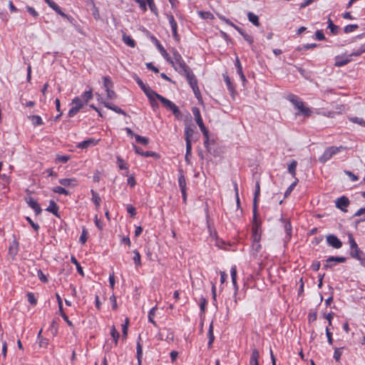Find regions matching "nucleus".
Listing matches in <instances>:
<instances>
[{"label":"nucleus","mask_w":365,"mask_h":365,"mask_svg":"<svg viewBox=\"0 0 365 365\" xmlns=\"http://www.w3.org/2000/svg\"><path fill=\"white\" fill-rule=\"evenodd\" d=\"M287 98L299 110L297 114H302L304 116H309L311 115L310 109L304 106V102L301 101L297 96L294 94H289Z\"/></svg>","instance_id":"f257e3e1"},{"label":"nucleus","mask_w":365,"mask_h":365,"mask_svg":"<svg viewBox=\"0 0 365 365\" xmlns=\"http://www.w3.org/2000/svg\"><path fill=\"white\" fill-rule=\"evenodd\" d=\"M182 72L185 76L186 79L188 81L190 87L192 88L195 97L197 99H200L201 98V96L199 87L197 86V80L194 73H192V70L190 68H188Z\"/></svg>","instance_id":"f03ea898"},{"label":"nucleus","mask_w":365,"mask_h":365,"mask_svg":"<svg viewBox=\"0 0 365 365\" xmlns=\"http://www.w3.org/2000/svg\"><path fill=\"white\" fill-rule=\"evenodd\" d=\"M344 149V147L339 146V147H329L327 148L322 155L319 158V161L322 163H326L327 160H329L334 155L339 153L341 150Z\"/></svg>","instance_id":"7ed1b4c3"},{"label":"nucleus","mask_w":365,"mask_h":365,"mask_svg":"<svg viewBox=\"0 0 365 365\" xmlns=\"http://www.w3.org/2000/svg\"><path fill=\"white\" fill-rule=\"evenodd\" d=\"M349 240L351 250V256L357 259H361V255L362 254V252L358 247V245L351 235L349 236Z\"/></svg>","instance_id":"20e7f679"},{"label":"nucleus","mask_w":365,"mask_h":365,"mask_svg":"<svg viewBox=\"0 0 365 365\" xmlns=\"http://www.w3.org/2000/svg\"><path fill=\"white\" fill-rule=\"evenodd\" d=\"M72 108L68 111V116L73 117L83 106V103L82 100L78 97L75 98L72 101Z\"/></svg>","instance_id":"39448f33"},{"label":"nucleus","mask_w":365,"mask_h":365,"mask_svg":"<svg viewBox=\"0 0 365 365\" xmlns=\"http://www.w3.org/2000/svg\"><path fill=\"white\" fill-rule=\"evenodd\" d=\"M327 242L329 246L335 249H339L342 246V242H341V240L334 235H327Z\"/></svg>","instance_id":"423d86ee"},{"label":"nucleus","mask_w":365,"mask_h":365,"mask_svg":"<svg viewBox=\"0 0 365 365\" xmlns=\"http://www.w3.org/2000/svg\"><path fill=\"white\" fill-rule=\"evenodd\" d=\"M167 18L169 21V23L172 29L173 36L174 38L178 41L180 40V36L178 34L177 22L175 21L174 16L172 14H167Z\"/></svg>","instance_id":"0eeeda50"},{"label":"nucleus","mask_w":365,"mask_h":365,"mask_svg":"<svg viewBox=\"0 0 365 365\" xmlns=\"http://www.w3.org/2000/svg\"><path fill=\"white\" fill-rule=\"evenodd\" d=\"M173 56H174L175 63L176 66L179 68V69L180 70V72L184 71L187 68H190L188 66H187L185 62L183 61V59L180 53H178V52L175 51L173 53Z\"/></svg>","instance_id":"6e6552de"},{"label":"nucleus","mask_w":365,"mask_h":365,"mask_svg":"<svg viewBox=\"0 0 365 365\" xmlns=\"http://www.w3.org/2000/svg\"><path fill=\"white\" fill-rule=\"evenodd\" d=\"M349 205V200L346 196H341L336 200V207L344 212H346V207Z\"/></svg>","instance_id":"1a4fd4ad"},{"label":"nucleus","mask_w":365,"mask_h":365,"mask_svg":"<svg viewBox=\"0 0 365 365\" xmlns=\"http://www.w3.org/2000/svg\"><path fill=\"white\" fill-rule=\"evenodd\" d=\"M346 260V257H329L326 260V264H324V269H327L331 267L333 265V262L336 263H343L345 262Z\"/></svg>","instance_id":"9d476101"},{"label":"nucleus","mask_w":365,"mask_h":365,"mask_svg":"<svg viewBox=\"0 0 365 365\" xmlns=\"http://www.w3.org/2000/svg\"><path fill=\"white\" fill-rule=\"evenodd\" d=\"M34 127L39 126L43 124L42 118L39 115H30L27 116Z\"/></svg>","instance_id":"9b49d317"},{"label":"nucleus","mask_w":365,"mask_h":365,"mask_svg":"<svg viewBox=\"0 0 365 365\" xmlns=\"http://www.w3.org/2000/svg\"><path fill=\"white\" fill-rule=\"evenodd\" d=\"M252 231L253 240L255 242H259L261 238V225H252Z\"/></svg>","instance_id":"f8f14e48"},{"label":"nucleus","mask_w":365,"mask_h":365,"mask_svg":"<svg viewBox=\"0 0 365 365\" xmlns=\"http://www.w3.org/2000/svg\"><path fill=\"white\" fill-rule=\"evenodd\" d=\"M195 131L192 126L189 125H186L185 128V140L186 143H191V138L194 134Z\"/></svg>","instance_id":"ddd939ff"},{"label":"nucleus","mask_w":365,"mask_h":365,"mask_svg":"<svg viewBox=\"0 0 365 365\" xmlns=\"http://www.w3.org/2000/svg\"><path fill=\"white\" fill-rule=\"evenodd\" d=\"M259 351L254 348L252 351L251 357L250 359V365H259Z\"/></svg>","instance_id":"4468645a"},{"label":"nucleus","mask_w":365,"mask_h":365,"mask_svg":"<svg viewBox=\"0 0 365 365\" xmlns=\"http://www.w3.org/2000/svg\"><path fill=\"white\" fill-rule=\"evenodd\" d=\"M27 203L35 211L36 215H39L41 212V208L40 205L32 197H30Z\"/></svg>","instance_id":"2eb2a0df"},{"label":"nucleus","mask_w":365,"mask_h":365,"mask_svg":"<svg viewBox=\"0 0 365 365\" xmlns=\"http://www.w3.org/2000/svg\"><path fill=\"white\" fill-rule=\"evenodd\" d=\"M136 82L146 96H150V94L154 95V91L152 90L150 87L146 86L139 78H136Z\"/></svg>","instance_id":"dca6fc26"},{"label":"nucleus","mask_w":365,"mask_h":365,"mask_svg":"<svg viewBox=\"0 0 365 365\" xmlns=\"http://www.w3.org/2000/svg\"><path fill=\"white\" fill-rule=\"evenodd\" d=\"M97 143H98V141L96 140L95 139L89 138L86 140H84V141L80 143L78 145V148H81V149L87 148L89 146L96 145Z\"/></svg>","instance_id":"f3484780"},{"label":"nucleus","mask_w":365,"mask_h":365,"mask_svg":"<svg viewBox=\"0 0 365 365\" xmlns=\"http://www.w3.org/2000/svg\"><path fill=\"white\" fill-rule=\"evenodd\" d=\"M18 250H19V244L16 241V240L14 239L12 242H11V244L9 245V253L12 257H14L16 255Z\"/></svg>","instance_id":"a211bd4d"},{"label":"nucleus","mask_w":365,"mask_h":365,"mask_svg":"<svg viewBox=\"0 0 365 365\" xmlns=\"http://www.w3.org/2000/svg\"><path fill=\"white\" fill-rule=\"evenodd\" d=\"M198 126L200 127V130L202 131L203 135L205 138V140L204 142V145H205V146L206 148H207L208 147V140H209V133H208V130L206 128V127L205 126L203 122L201 123H199Z\"/></svg>","instance_id":"6ab92c4d"},{"label":"nucleus","mask_w":365,"mask_h":365,"mask_svg":"<svg viewBox=\"0 0 365 365\" xmlns=\"http://www.w3.org/2000/svg\"><path fill=\"white\" fill-rule=\"evenodd\" d=\"M207 336H208V339H209L207 346L209 348H211L212 343L215 340V336L213 334V323H212V322L210 324Z\"/></svg>","instance_id":"aec40b11"},{"label":"nucleus","mask_w":365,"mask_h":365,"mask_svg":"<svg viewBox=\"0 0 365 365\" xmlns=\"http://www.w3.org/2000/svg\"><path fill=\"white\" fill-rule=\"evenodd\" d=\"M46 210L48 212L53 213L56 216H58V207L53 200L50 201L49 206L48 207Z\"/></svg>","instance_id":"412c9836"},{"label":"nucleus","mask_w":365,"mask_h":365,"mask_svg":"<svg viewBox=\"0 0 365 365\" xmlns=\"http://www.w3.org/2000/svg\"><path fill=\"white\" fill-rule=\"evenodd\" d=\"M103 104H104L105 107L115 111L117 113L122 114L123 115H126L125 113L124 112V110H123L120 108H119L116 106L111 105L106 102H104Z\"/></svg>","instance_id":"4be33fe9"},{"label":"nucleus","mask_w":365,"mask_h":365,"mask_svg":"<svg viewBox=\"0 0 365 365\" xmlns=\"http://www.w3.org/2000/svg\"><path fill=\"white\" fill-rule=\"evenodd\" d=\"M140 336H139L138 337V340L137 341V347H136V349H137V359H138V365H140V363H141V358H142V356H143V349H142V346L140 343Z\"/></svg>","instance_id":"5701e85b"},{"label":"nucleus","mask_w":365,"mask_h":365,"mask_svg":"<svg viewBox=\"0 0 365 365\" xmlns=\"http://www.w3.org/2000/svg\"><path fill=\"white\" fill-rule=\"evenodd\" d=\"M192 113L195 116V121L197 124L201 123L203 122L202 118L200 115V109L197 107H193L192 109Z\"/></svg>","instance_id":"b1692460"},{"label":"nucleus","mask_w":365,"mask_h":365,"mask_svg":"<svg viewBox=\"0 0 365 365\" xmlns=\"http://www.w3.org/2000/svg\"><path fill=\"white\" fill-rule=\"evenodd\" d=\"M123 41L126 45L129 46L130 47L133 48L135 46V41L130 36H128L124 34L123 35Z\"/></svg>","instance_id":"393cba45"},{"label":"nucleus","mask_w":365,"mask_h":365,"mask_svg":"<svg viewBox=\"0 0 365 365\" xmlns=\"http://www.w3.org/2000/svg\"><path fill=\"white\" fill-rule=\"evenodd\" d=\"M91 192L92 194V200L94 202V204L96 207V209H98V207L100 206V202H101V197H100L99 195L96 192H95L93 190H91Z\"/></svg>","instance_id":"a878e982"},{"label":"nucleus","mask_w":365,"mask_h":365,"mask_svg":"<svg viewBox=\"0 0 365 365\" xmlns=\"http://www.w3.org/2000/svg\"><path fill=\"white\" fill-rule=\"evenodd\" d=\"M261 225V221L257 217V205H253V221L252 225Z\"/></svg>","instance_id":"bb28decb"},{"label":"nucleus","mask_w":365,"mask_h":365,"mask_svg":"<svg viewBox=\"0 0 365 365\" xmlns=\"http://www.w3.org/2000/svg\"><path fill=\"white\" fill-rule=\"evenodd\" d=\"M103 86H104L106 91L113 88V83L109 76H104L103 78Z\"/></svg>","instance_id":"cd10ccee"},{"label":"nucleus","mask_w":365,"mask_h":365,"mask_svg":"<svg viewBox=\"0 0 365 365\" xmlns=\"http://www.w3.org/2000/svg\"><path fill=\"white\" fill-rule=\"evenodd\" d=\"M247 17H248L249 21L250 22H252L254 25H255L257 26H259V19L257 15H255V14H253L252 12H249L247 14Z\"/></svg>","instance_id":"c85d7f7f"},{"label":"nucleus","mask_w":365,"mask_h":365,"mask_svg":"<svg viewBox=\"0 0 365 365\" xmlns=\"http://www.w3.org/2000/svg\"><path fill=\"white\" fill-rule=\"evenodd\" d=\"M223 77H224V80H225V83H226V85L227 86L228 90L231 93H233L235 91V87L232 85L230 77L227 74H223Z\"/></svg>","instance_id":"c756f323"},{"label":"nucleus","mask_w":365,"mask_h":365,"mask_svg":"<svg viewBox=\"0 0 365 365\" xmlns=\"http://www.w3.org/2000/svg\"><path fill=\"white\" fill-rule=\"evenodd\" d=\"M297 165V162L296 160H293L288 165V171L292 175V177L295 178L296 175V168Z\"/></svg>","instance_id":"7c9ffc66"},{"label":"nucleus","mask_w":365,"mask_h":365,"mask_svg":"<svg viewBox=\"0 0 365 365\" xmlns=\"http://www.w3.org/2000/svg\"><path fill=\"white\" fill-rule=\"evenodd\" d=\"M220 18L225 21L227 24L233 26L242 36H243V34H245V33L243 31V30L242 29H240V27H238L237 26H235L233 23H232L230 20L225 19L224 16H220Z\"/></svg>","instance_id":"2f4dec72"},{"label":"nucleus","mask_w":365,"mask_h":365,"mask_svg":"<svg viewBox=\"0 0 365 365\" xmlns=\"http://www.w3.org/2000/svg\"><path fill=\"white\" fill-rule=\"evenodd\" d=\"M220 18L225 21L227 24L233 26L242 36H243V34H245V33L243 31V30L242 29H240V27H238L237 26H235L233 23H232L230 20L225 19L224 16H220Z\"/></svg>","instance_id":"473e14b6"},{"label":"nucleus","mask_w":365,"mask_h":365,"mask_svg":"<svg viewBox=\"0 0 365 365\" xmlns=\"http://www.w3.org/2000/svg\"><path fill=\"white\" fill-rule=\"evenodd\" d=\"M328 28L333 34H336L339 31V26L334 25L330 18L328 19Z\"/></svg>","instance_id":"72a5a7b5"},{"label":"nucleus","mask_w":365,"mask_h":365,"mask_svg":"<svg viewBox=\"0 0 365 365\" xmlns=\"http://www.w3.org/2000/svg\"><path fill=\"white\" fill-rule=\"evenodd\" d=\"M73 182H76V180L75 179H70V178H63V179H61L59 180V182L62 185L67 186V187L74 185L75 184L73 183Z\"/></svg>","instance_id":"f704fd0d"},{"label":"nucleus","mask_w":365,"mask_h":365,"mask_svg":"<svg viewBox=\"0 0 365 365\" xmlns=\"http://www.w3.org/2000/svg\"><path fill=\"white\" fill-rule=\"evenodd\" d=\"M157 309H158V307L155 306L154 307H153L150 309V311L148 313V320H149L150 322H151L155 326H156V322L154 321L153 319H154V317H155V311L157 310Z\"/></svg>","instance_id":"c9c22d12"},{"label":"nucleus","mask_w":365,"mask_h":365,"mask_svg":"<svg viewBox=\"0 0 365 365\" xmlns=\"http://www.w3.org/2000/svg\"><path fill=\"white\" fill-rule=\"evenodd\" d=\"M350 61H351V59L349 58H346L345 59L336 58L334 66L336 67H341V66L346 65Z\"/></svg>","instance_id":"e433bc0d"},{"label":"nucleus","mask_w":365,"mask_h":365,"mask_svg":"<svg viewBox=\"0 0 365 365\" xmlns=\"http://www.w3.org/2000/svg\"><path fill=\"white\" fill-rule=\"evenodd\" d=\"M178 183H179L180 190L186 189L185 178V176L183 175V174L182 173V171H180V174L178 178Z\"/></svg>","instance_id":"4c0bfd02"},{"label":"nucleus","mask_w":365,"mask_h":365,"mask_svg":"<svg viewBox=\"0 0 365 365\" xmlns=\"http://www.w3.org/2000/svg\"><path fill=\"white\" fill-rule=\"evenodd\" d=\"M147 97L148 98V99L150 101L151 107L155 110L156 108H158V103L155 101V98H156L155 95L150 94V96H147Z\"/></svg>","instance_id":"58836bf2"},{"label":"nucleus","mask_w":365,"mask_h":365,"mask_svg":"<svg viewBox=\"0 0 365 365\" xmlns=\"http://www.w3.org/2000/svg\"><path fill=\"white\" fill-rule=\"evenodd\" d=\"M110 334L113 339L115 344L117 345L120 334L114 326L111 329Z\"/></svg>","instance_id":"ea45409f"},{"label":"nucleus","mask_w":365,"mask_h":365,"mask_svg":"<svg viewBox=\"0 0 365 365\" xmlns=\"http://www.w3.org/2000/svg\"><path fill=\"white\" fill-rule=\"evenodd\" d=\"M259 192H260L259 182H256V189H255V196H254V199H253V205H257Z\"/></svg>","instance_id":"a19ab883"},{"label":"nucleus","mask_w":365,"mask_h":365,"mask_svg":"<svg viewBox=\"0 0 365 365\" xmlns=\"http://www.w3.org/2000/svg\"><path fill=\"white\" fill-rule=\"evenodd\" d=\"M192 144L191 143H186V153H185V161L190 163V156L191 155Z\"/></svg>","instance_id":"79ce46f5"},{"label":"nucleus","mask_w":365,"mask_h":365,"mask_svg":"<svg viewBox=\"0 0 365 365\" xmlns=\"http://www.w3.org/2000/svg\"><path fill=\"white\" fill-rule=\"evenodd\" d=\"M71 261L72 263H73L76 266V269L78 270V272L81 275L83 276L84 273H83V268L81 267V266L80 265V264L78 263V262L77 261L76 257H72Z\"/></svg>","instance_id":"37998d69"},{"label":"nucleus","mask_w":365,"mask_h":365,"mask_svg":"<svg viewBox=\"0 0 365 365\" xmlns=\"http://www.w3.org/2000/svg\"><path fill=\"white\" fill-rule=\"evenodd\" d=\"M134 257H133V261L136 266H140L141 265V260H140V255L138 250L133 251Z\"/></svg>","instance_id":"c03bdc74"},{"label":"nucleus","mask_w":365,"mask_h":365,"mask_svg":"<svg viewBox=\"0 0 365 365\" xmlns=\"http://www.w3.org/2000/svg\"><path fill=\"white\" fill-rule=\"evenodd\" d=\"M135 140L143 145H147L149 143V139L146 137H143L139 135H135Z\"/></svg>","instance_id":"a18cd8bd"},{"label":"nucleus","mask_w":365,"mask_h":365,"mask_svg":"<svg viewBox=\"0 0 365 365\" xmlns=\"http://www.w3.org/2000/svg\"><path fill=\"white\" fill-rule=\"evenodd\" d=\"M82 98L85 103H87L93 98L92 90L85 91L82 95Z\"/></svg>","instance_id":"49530a36"},{"label":"nucleus","mask_w":365,"mask_h":365,"mask_svg":"<svg viewBox=\"0 0 365 365\" xmlns=\"http://www.w3.org/2000/svg\"><path fill=\"white\" fill-rule=\"evenodd\" d=\"M26 296H27V298H28V301L29 302L33 305V306H35L37 304V299L36 298V297L34 296V294L31 292H28L26 294Z\"/></svg>","instance_id":"de8ad7c7"},{"label":"nucleus","mask_w":365,"mask_h":365,"mask_svg":"<svg viewBox=\"0 0 365 365\" xmlns=\"http://www.w3.org/2000/svg\"><path fill=\"white\" fill-rule=\"evenodd\" d=\"M52 190H53V192H56V193L63 194V195H68V191L66 190L63 187H61V186L54 187L52 189Z\"/></svg>","instance_id":"09e8293b"},{"label":"nucleus","mask_w":365,"mask_h":365,"mask_svg":"<svg viewBox=\"0 0 365 365\" xmlns=\"http://www.w3.org/2000/svg\"><path fill=\"white\" fill-rule=\"evenodd\" d=\"M157 46H158V48L159 49L160 53L162 54V56L165 58L167 59V61H170V58H169V55L168 53V52L166 51V50L163 48V46L158 43H157Z\"/></svg>","instance_id":"8fccbe9b"},{"label":"nucleus","mask_w":365,"mask_h":365,"mask_svg":"<svg viewBox=\"0 0 365 365\" xmlns=\"http://www.w3.org/2000/svg\"><path fill=\"white\" fill-rule=\"evenodd\" d=\"M199 15L202 19H214L213 14L210 11H199Z\"/></svg>","instance_id":"3c124183"},{"label":"nucleus","mask_w":365,"mask_h":365,"mask_svg":"<svg viewBox=\"0 0 365 365\" xmlns=\"http://www.w3.org/2000/svg\"><path fill=\"white\" fill-rule=\"evenodd\" d=\"M359 26L357 24H349L344 27V31L345 33H351L357 29Z\"/></svg>","instance_id":"603ef678"},{"label":"nucleus","mask_w":365,"mask_h":365,"mask_svg":"<svg viewBox=\"0 0 365 365\" xmlns=\"http://www.w3.org/2000/svg\"><path fill=\"white\" fill-rule=\"evenodd\" d=\"M129 324V320L128 318H126L125 324L122 325V336L123 338H126L128 335V327Z\"/></svg>","instance_id":"864d4df0"},{"label":"nucleus","mask_w":365,"mask_h":365,"mask_svg":"<svg viewBox=\"0 0 365 365\" xmlns=\"http://www.w3.org/2000/svg\"><path fill=\"white\" fill-rule=\"evenodd\" d=\"M350 120L354 123H357L362 127H365V120L361 118L353 117L350 118Z\"/></svg>","instance_id":"5fc2aeb1"},{"label":"nucleus","mask_w":365,"mask_h":365,"mask_svg":"<svg viewBox=\"0 0 365 365\" xmlns=\"http://www.w3.org/2000/svg\"><path fill=\"white\" fill-rule=\"evenodd\" d=\"M87 239H88V232L85 228H83V231H82V234L80 237L79 241L82 244H85Z\"/></svg>","instance_id":"6e6d98bb"},{"label":"nucleus","mask_w":365,"mask_h":365,"mask_svg":"<svg viewBox=\"0 0 365 365\" xmlns=\"http://www.w3.org/2000/svg\"><path fill=\"white\" fill-rule=\"evenodd\" d=\"M342 349L343 348H337L334 351V357L336 361H339L341 359L342 354Z\"/></svg>","instance_id":"4d7b16f0"},{"label":"nucleus","mask_w":365,"mask_h":365,"mask_svg":"<svg viewBox=\"0 0 365 365\" xmlns=\"http://www.w3.org/2000/svg\"><path fill=\"white\" fill-rule=\"evenodd\" d=\"M107 93V98L109 99H115L117 98V94L111 88L106 91Z\"/></svg>","instance_id":"13d9d810"},{"label":"nucleus","mask_w":365,"mask_h":365,"mask_svg":"<svg viewBox=\"0 0 365 365\" xmlns=\"http://www.w3.org/2000/svg\"><path fill=\"white\" fill-rule=\"evenodd\" d=\"M36 272H37V275L41 282H48L46 276L43 273V272L41 269H36Z\"/></svg>","instance_id":"bf43d9fd"},{"label":"nucleus","mask_w":365,"mask_h":365,"mask_svg":"<svg viewBox=\"0 0 365 365\" xmlns=\"http://www.w3.org/2000/svg\"><path fill=\"white\" fill-rule=\"evenodd\" d=\"M154 95H155V97L157 99H158L161 103L163 105V106L167 104V103L168 102V99L165 98V97L159 95L158 93H157L156 92L154 91Z\"/></svg>","instance_id":"052dcab7"},{"label":"nucleus","mask_w":365,"mask_h":365,"mask_svg":"<svg viewBox=\"0 0 365 365\" xmlns=\"http://www.w3.org/2000/svg\"><path fill=\"white\" fill-rule=\"evenodd\" d=\"M297 181L298 180L296 179V180L292 183L289 187L287 188V190H286L285 193H284V196L285 197H287L288 195L290 194V192L292 191V190L294 189V187L296 186L297 183Z\"/></svg>","instance_id":"680f3d73"},{"label":"nucleus","mask_w":365,"mask_h":365,"mask_svg":"<svg viewBox=\"0 0 365 365\" xmlns=\"http://www.w3.org/2000/svg\"><path fill=\"white\" fill-rule=\"evenodd\" d=\"M117 160H118V167L120 170H127L128 169V168L123 159H121L120 157H118Z\"/></svg>","instance_id":"e2e57ef3"},{"label":"nucleus","mask_w":365,"mask_h":365,"mask_svg":"<svg viewBox=\"0 0 365 365\" xmlns=\"http://www.w3.org/2000/svg\"><path fill=\"white\" fill-rule=\"evenodd\" d=\"M316 38L319 41H323L325 39L324 34L322 30H317L315 33Z\"/></svg>","instance_id":"0e129e2a"},{"label":"nucleus","mask_w":365,"mask_h":365,"mask_svg":"<svg viewBox=\"0 0 365 365\" xmlns=\"http://www.w3.org/2000/svg\"><path fill=\"white\" fill-rule=\"evenodd\" d=\"M26 220L29 222L31 226L34 228L35 231H38L39 229V226L38 224L34 222L29 217H26Z\"/></svg>","instance_id":"69168bd1"},{"label":"nucleus","mask_w":365,"mask_h":365,"mask_svg":"<svg viewBox=\"0 0 365 365\" xmlns=\"http://www.w3.org/2000/svg\"><path fill=\"white\" fill-rule=\"evenodd\" d=\"M284 230L288 235V237L290 238L291 237V232H292V226H291L290 222H288L285 223Z\"/></svg>","instance_id":"338daca9"},{"label":"nucleus","mask_w":365,"mask_h":365,"mask_svg":"<svg viewBox=\"0 0 365 365\" xmlns=\"http://www.w3.org/2000/svg\"><path fill=\"white\" fill-rule=\"evenodd\" d=\"M69 159L68 156L66 155H57L56 160L63 163H66Z\"/></svg>","instance_id":"774afa93"}]
</instances>
